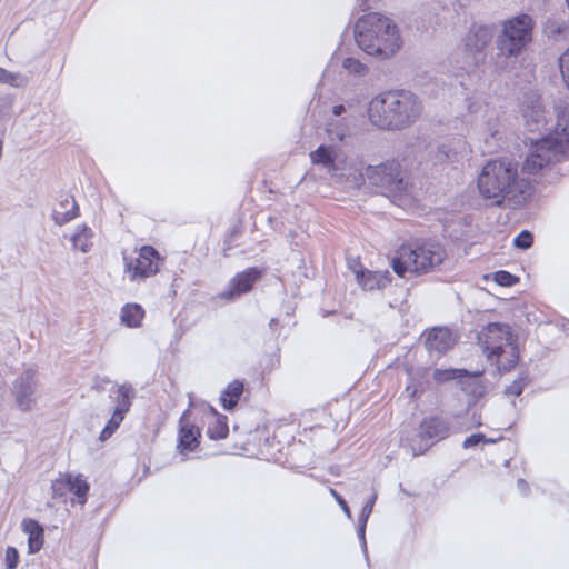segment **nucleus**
<instances>
[{
    "label": "nucleus",
    "instance_id": "nucleus-1",
    "mask_svg": "<svg viewBox=\"0 0 569 569\" xmlns=\"http://www.w3.org/2000/svg\"><path fill=\"white\" fill-rule=\"evenodd\" d=\"M532 181L519 171V163L509 158L491 160L478 178L480 193L497 206L519 207L531 196Z\"/></svg>",
    "mask_w": 569,
    "mask_h": 569
},
{
    "label": "nucleus",
    "instance_id": "nucleus-2",
    "mask_svg": "<svg viewBox=\"0 0 569 569\" xmlns=\"http://www.w3.org/2000/svg\"><path fill=\"white\" fill-rule=\"evenodd\" d=\"M422 102L409 90H391L375 97L368 108L370 122L383 130H402L421 116Z\"/></svg>",
    "mask_w": 569,
    "mask_h": 569
},
{
    "label": "nucleus",
    "instance_id": "nucleus-3",
    "mask_svg": "<svg viewBox=\"0 0 569 569\" xmlns=\"http://www.w3.org/2000/svg\"><path fill=\"white\" fill-rule=\"evenodd\" d=\"M355 39L367 54L380 59L392 57L401 46L397 26L389 18L376 12L357 21Z\"/></svg>",
    "mask_w": 569,
    "mask_h": 569
},
{
    "label": "nucleus",
    "instance_id": "nucleus-4",
    "mask_svg": "<svg viewBox=\"0 0 569 569\" xmlns=\"http://www.w3.org/2000/svg\"><path fill=\"white\" fill-rule=\"evenodd\" d=\"M533 20L528 14H519L501 23L496 36V53L490 56L497 71L506 70L532 42Z\"/></svg>",
    "mask_w": 569,
    "mask_h": 569
},
{
    "label": "nucleus",
    "instance_id": "nucleus-5",
    "mask_svg": "<svg viewBox=\"0 0 569 569\" xmlns=\"http://www.w3.org/2000/svg\"><path fill=\"white\" fill-rule=\"evenodd\" d=\"M446 258L445 249L437 242H423L415 247H402L392 260L393 271L405 278L407 273L433 271Z\"/></svg>",
    "mask_w": 569,
    "mask_h": 569
},
{
    "label": "nucleus",
    "instance_id": "nucleus-6",
    "mask_svg": "<svg viewBox=\"0 0 569 569\" xmlns=\"http://www.w3.org/2000/svg\"><path fill=\"white\" fill-rule=\"evenodd\" d=\"M363 177L370 186L377 188L378 192L393 199V201L406 202L411 197L412 187L397 161L368 166Z\"/></svg>",
    "mask_w": 569,
    "mask_h": 569
},
{
    "label": "nucleus",
    "instance_id": "nucleus-7",
    "mask_svg": "<svg viewBox=\"0 0 569 569\" xmlns=\"http://www.w3.org/2000/svg\"><path fill=\"white\" fill-rule=\"evenodd\" d=\"M569 157V149L562 141L558 130L533 142L529 149L521 170L531 179V176L543 174L550 167Z\"/></svg>",
    "mask_w": 569,
    "mask_h": 569
},
{
    "label": "nucleus",
    "instance_id": "nucleus-8",
    "mask_svg": "<svg viewBox=\"0 0 569 569\" xmlns=\"http://www.w3.org/2000/svg\"><path fill=\"white\" fill-rule=\"evenodd\" d=\"M495 37L493 28L490 26H472L463 39V50L468 63L479 67L486 63H492L488 59L487 49L490 47Z\"/></svg>",
    "mask_w": 569,
    "mask_h": 569
},
{
    "label": "nucleus",
    "instance_id": "nucleus-9",
    "mask_svg": "<svg viewBox=\"0 0 569 569\" xmlns=\"http://www.w3.org/2000/svg\"><path fill=\"white\" fill-rule=\"evenodd\" d=\"M462 430L458 417L429 416L420 422L419 437L422 441L436 443Z\"/></svg>",
    "mask_w": 569,
    "mask_h": 569
},
{
    "label": "nucleus",
    "instance_id": "nucleus-10",
    "mask_svg": "<svg viewBox=\"0 0 569 569\" xmlns=\"http://www.w3.org/2000/svg\"><path fill=\"white\" fill-rule=\"evenodd\" d=\"M14 406L22 412L33 409L38 399L37 372L33 369L24 370L14 380L11 389Z\"/></svg>",
    "mask_w": 569,
    "mask_h": 569
},
{
    "label": "nucleus",
    "instance_id": "nucleus-11",
    "mask_svg": "<svg viewBox=\"0 0 569 569\" xmlns=\"http://www.w3.org/2000/svg\"><path fill=\"white\" fill-rule=\"evenodd\" d=\"M489 361H493L497 351L515 342L511 328L507 323L492 322L487 325L478 335Z\"/></svg>",
    "mask_w": 569,
    "mask_h": 569
},
{
    "label": "nucleus",
    "instance_id": "nucleus-12",
    "mask_svg": "<svg viewBox=\"0 0 569 569\" xmlns=\"http://www.w3.org/2000/svg\"><path fill=\"white\" fill-rule=\"evenodd\" d=\"M126 261V271L131 281L143 280L153 276L159 270L160 257L158 251L150 246H144L140 249L137 258Z\"/></svg>",
    "mask_w": 569,
    "mask_h": 569
},
{
    "label": "nucleus",
    "instance_id": "nucleus-13",
    "mask_svg": "<svg viewBox=\"0 0 569 569\" xmlns=\"http://www.w3.org/2000/svg\"><path fill=\"white\" fill-rule=\"evenodd\" d=\"M262 272L258 268H248L237 273L229 282L228 289L220 293L227 300H233L249 292L253 284L260 280Z\"/></svg>",
    "mask_w": 569,
    "mask_h": 569
},
{
    "label": "nucleus",
    "instance_id": "nucleus-14",
    "mask_svg": "<svg viewBox=\"0 0 569 569\" xmlns=\"http://www.w3.org/2000/svg\"><path fill=\"white\" fill-rule=\"evenodd\" d=\"M192 406L193 402L190 400L189 407ZM200 437V429L190 421V408H188L179 420V451L181 453L186 451H193L199 446Z\"/></svg>",
    "mask_w": 569,
    "mask_h": 569
},
{
    "label": "nucleus",
    "instance_id": "nucleus-15",
    "mask_svg": "<svg viewBox=\"0 0 569 569\" xmlns=\"http://www.w3.org/2000/svg\"><path fill=\"white\" fill-rule=\"evenodd\" d=\"M79 206L68 193L60 194L52 208L51 218L59 227L72 221L79 216Z\"/></svg>",
    "mask_w": 569,
    "mask_h": 569
},
{
    "label": "nucleus",
    "instance_id": "nucleus-16",
    "mask_svg": "<svg viewBox=\"0 0 569 569\" xmlns=\"http://www.w3.org/2000/svg\"><path fill=\"white\" fill-rule=\"evenodd\" d=\"M456 343V338L448 328H433L426 338V348L430 352L443 355Z\"/></svg>",
    "mask_w": 569,
    "mask_h": 569
},
{
    "label": "nucleus",
    "instance_id": "nucleus-17",
    "mask_svg": "<svg viewBox=\"0 0 569 569\" xmlns=\"http://www.w3.org/2000/svg\"><path fill=\"white\" fill-rule=\"evenodd\" d=\"M355 274L358 283L365 290L383 289L391 281L389 271H370L362 266H360L359 270H355Z\"/></svg>",
    "mask_w": 569,
    "mask_h": 569
},
{
    "label": "nucleus",
    "instance_id": "nucleus-18",
    "mask_svg": "<svg viewBox=\"0 0 569 569\" xmlns=\"http://www.w3.org/2000/svg\"><path fill=\"white\" fill-rule=\"evenodd\" d=\"M522 116L529 131H537L546 123L545 110L538 98L526 100Z\"/></svg>",
    "mask_w": 569,
    "mask_h": 569
},
{
    "label": "nucleus",
    "instance_id": "nucleus-19",
    "mask_svg": "<svg viewBox=\"0 0 569 569\" xmlns=\"http://www.w3.org/2000/svg\"><path fill=\"white\" fill-rule=\"evenodd\" d=\"M110 398L116 403L114 412L126 416L136 398V390L130 383L126 382L112 389Z\"/></svg>",
    "mask_w": 569,
    "mask_h": 569
},
{
    "label": "nucleus",
    "instance_id": "nucleus-20",
    "mask_svg": "<svg viewBox=\"0 0 569 569\" xmlns=\"http://www.w3.org/2000/svg\"><path fill=\"white\" fill-rule=\"evenodd\" d=\"M467 150V143L461 139H455L438 147L436 160L440 163L457 162Z\"/></svg>",
    "mask_w": 569,
    "mask_h": 569
},
{
    "label": "nucleus",
    "instance_id": "nucleus-21",
    "mask_svg": "<svg viewBox=\"0 0 569 569\" xmlns=\"http://www.w3.org/2000/svg\"><path fill=\"white\" fill-rule=\"evenodd\" d=\"M206 409L211 416V420L207 428L208 437L213 440L227 438L229 433L228 418L218 413V411L211 406H207Z\"/></svg>",
    "mask_w": 569,
    "mask_h": 569
},
{
    "label": "nucleus",
    "instance_id": "nucleus-22",
    "mask_svg": "<svg viewBox=\"0 0 569 569\" xmlns=\"http://www.w3.org/2000/svg\"><path fill=\"white\" fill-rule=\"evenodd\" d=\"M518 360L519 352L515 341L511 345L498 350L497 355H495L493 361L490 362L496 365L499 371H510L516 367Z\"/></svg>",
    "mask_w": 569,
    "mask_h": 569
},
{
    "label": "nucleus",
    "instance_id": "nucleus-23",
    "mask_svg": "<svg viewBox=\"0 0 569 569\" xmlns=\"http://www.w3.org/2000/svg\"><path fill=\"white\" fill-rule=\"evenodd\" d=\"M22 530L28 535L29 552H38L43 545L44 530L42 526L38 521L29 518L22 521Z\"/></svg>",
    "mask_w": 569,
    "mask_h": 569
},
{
    "label": "nucleus",
    "instance_id": "nucleus-24",
    "mask_svg": "<svg viewBox=\"0 0 569 569\" xmlns=\"http://www.w3.org/2000/svg\"><path fill=\"white\" fill-rule=\"evenodd\" d=\"M143 317L144 310L138 303H127L121 309V321L129 328H139Z\"/></svg>",
    "mask_w": 569,
    "mask_h": 569
},
{
    "label": "nucleus",
    "instance_id": "nucleus-25",
    "mask_svg": "<svg viewBox=\"0 0 569 569\" xmlns=\"http://www.w3.org/2000/svg\"><path fill=\"white\" fill-rule=\"evenodd\" d=\"M243 392V383L239 380H234L228 385V387L222 392L220 398L222 407L226 410H231L238 403L240 396Z\"/></svg>",
    "mask_w": 569,
    "mask_h": 569
},
{
    "label": "nucleus",
    "instance_id": "nucleus-26",
    "mask_svg": "<svg viewBox=\"0 0 569 569\" xmlns=\"http://www.w3.org/2000/svg\"><path fill=\"white\" fill-rule=\"evenodd\" d=\"M93 232L91 228L86 224L79 226L76 233L71 238V242L74 249L82 252H88L91 249V238Z\"/></svg>",
    "mask_w": 569,
    "mask_h": 569
},
{
    "label": "nucleus",
    "instance_id": "nucleus-27",
    "mask_svg": "<svg viewBox=\"0 0 569 569\" xmlns=\"http://www.w3.org/2000/svg\"><path fill=\"white\" fill-rule=\"evenodd\" d=\"M69 492H72L78 500L79 505H84L87 501V493L89 491V483L81 476H70Z\"/></svg>",
    "mask_w": 569,
    "mask_h": 569
},
{
    "label": "nucleus",
    "instance_id": "nucleus-28",
    "mask_svg": "<svg viewBox=\"0 0 569 569\" xmlns=\"http://www.w3.org/2000/svg\"><path fill=\"white\" fill-rule=\"evenodd\" d=\"M0 83H6L13 88H23L29 83V79L22 73L10 72L0 68Z\"/></svg>",
    "mask_w": 569,
    "mask_h": 569
},
{
    "label": "nucleus",
    "instance_id": "nucleus-29",
    "mask_svg": "<svg viewBox=\"0 0 569 569\" xmlns=\"http://www.w3.org/2000/svg\"><path fill=\"white\" fill-rule=\"evenodd\" d=\"M313 163L323 164L327 168L333 166V148L320 146L316 151L310 153Z\"/></svg>",
    "mask_w": 569,
    "mask_h": 569
},
{
    "label": "nucleus",
    "instance_id": "nucleus-30",
    "mask_svg": "<svg viewBox=\"0 0 569 569\" xmlns=\"http://www.w3.org/2000/svg\"><path fill=\"white\" fill-rule=\"evenodd\" d=\"M123 419H124V415H121L120 412H114L113 411V413H112L111 418L109 419L108 423L106 425V427L101 431L99 439L101 441L108 440L112 436V433L119 428V426L121 425Z\"/></svg>",
    "mask_w": 569,
    "mask_h": 569
},
{
    "label": "nucleus",
    "instance_id": "nucleus-31",
    "mask_svg": "<svg viewBox=\"0 0 569 569\" xmlns=\"http://www.w3.org/2000/svg\"><path fill=\"white\" fill-rule=\"evenodd\" d=\"M478 375L469 377L468 382H462V390L473 398H479L485 393V386L479 381Z\"/></svg>",
    "mask_w": 569,
    "mask_h": 569
},
{
    "label": "nucleus",
    "instance_id": "nucleus-32",
    "mask_svg": "<svg viewBox=\"0 0 569 569\" xmlns=\"http://www.w3.org/2000/svg\"><path fill=\"white\" fill-rule=\"evenodd\" d=\"M342 67L350 73L358 74V76H363L368 71V68L366 67L365 63H362L358 59L351 58V57L346 58L343 60Z\"/></svg>",
    "mask_w": 569,
    "mask_h": 569
},
{
    "label": "nucleus",
    "instance_id": "nucleus-33",
    "mask_svg": "<svg viewBox=\"0 0 569 569\" xmlns=\"http://www.w3.org/2000/svg\"><path fill=\"white\" fill-rule=\"evenodd\" d=\"M69 486H70L69 475L53 481L52 486H51L53 497L64 496L69 491Z\"/></svg>",
    "mask_w": 569,
    "mask_h": 569
},
{
    "label": "nucleus",
    "instance_id": "nucleus-34",
    "mask_svg": "<svg viewBox=\"0 0 569 569\" xmlns=\"http://www.w3.org/2000/svg\"><path fill=\"white\" fill-rule=\"evenodd\" d=\"M533 237L531 232L523 230L515 239L513 244L522 250L529 249L532 246Z\"/></svg>",
    "mask_w": 569,
    "mask_h": 569
},
{
    "label": "nucleus",
    "instance_id": "nucleus-35",
    "mask_svg": "<svg viewBox=\"0 0 569 569\" xmlns=\"http://www.w3.org/2000/svg\"><path fill=\"white\" fill-rule=\"evenodd\" d=\"M495 280L500 286L511 287L518 281V278L508 271L500 270L495 273Z\"/></svg>",
    "mask_w": 569,
    "mask_h": 569
},
{
    "label": "nucleus",
    "instance_id": "nucleus-36",
    "mask_svg": "<svg viewBox=\"0 0 569 569\" xmlns=\"http://www.w3.org/2000/svg\"><path fill=\"white\" fill-rule=\"evenodd\" d=\"M562 78L569 89V47L559 58Z\"/></svg>",
    "mask_w": 569,
    "mask_h": 569
},
{
    "label": "nucleus",
    "instance_id": "nucleus-37",
    "mask_svg": "<svg viewBox=\"0 0 569 569\" xmlns=\"http://www.w3.org/2000/svg\"><path fill=\"white\" fill-rule=\"evenodd\" d=\"M19 563V552L14 547H8L6 550L7 569H16Z\"/></svg>",
    "mask_w": 569,
    "mask_h": 569
},
{
    "label": "nucleus",
    "instance_id": "nucleus-38",
    "mask_svg": "<svg viewBox=\"0 0 569 569\" xmlns=\"http://www.w3.org/2000/svg\"><path fill=\"white\" fill-rule=\"evenodd\" d=\"M526 386V378L520 377L518 380H515L510 386L506 388V395L509 396H520L523 391V388Z\"/></svg>",
    "mask_w": 569,
    "mask_h": 569
},
{
    "label": "nucleus",
    "instance_id": "nucleus-39",
    "mask_svg": "<svg viewBox=\"0 0 569 569\" xmlns=\"http://www.w3.org/2000/svg\"><path fill=\"white\" fill-rule=\"evenodd\" d=\"M376 500H377V493L375 492L367 500V502L365 503V506H363V508L361 510V513H360V517H359L361 520L368 521L369 516L371 515L373 506L376 503Z\"/></svg>",
    "mask_w": 569,
    "mask_h": 569
},
{
    "label": "nucleus",
    "instance_id": "nucleus-40",
    "mask_svg": "<svg viewBox=\"0 0 569 569\" xmlns=\"http://www.w3.org/2000/svg\"><path fill=\"white\" fill-rule=\"evenodd\" d=\"M568 31H569V27L563 22H561V23L555 22L549 27L550 37L555 38L556 40H558V38H557L558 36L567 34Z\"/></svg>",
    "mask_w": 569,
    "mask_h": 569
},
{
    "label": "nucleus",
    "instance_id": "nucleus-41",
    "mask_svg": "<svg viewBox=\"0 0 569 569\" xmlns=\"http://www.w3.org/2000/svg\"><path fill=\"white\" fill-rule=\"evenodd\" d=\"M499 139H501V134H500L499 130H497V129L491 130L490 129V137H486L485 138V144L487 146L486 151L491 152L496 148L497 141Z\"/></svg>",
    "mask_w": 569,
    "mask_h": 569
},
{
    "label": "nucleus",
    "instance_id": "nucleus-42",
    "mask_svg": "<svg viewBox=\"0 0 569 569\" xmlns=\"http://www.w3.org/2000/svg\"><path fill=\"white\" fill-rule=\"evenodd\" d=\"M458 370H436L435 372V379L438 381H447L452 380L457 378ZM467 375V371H462Z\"/></svg>",
    "mask_w": 569,
    "mask_h": 569
},
{
    "label": "nucleus",
    "instance_id": "nucleus-43",
    "mask_svg": "<svg viewBox=\"0 0 569 569\" xmlns=\"http://www.w3.org/2000/svg\"><path fill=\"white\" fill-rule=\"evenodd\" d=\"M486 440V436L483 433H473L470 437H467L462 443V447L465 449L475 447L479 445L480 442Z\"/></svg>",
    "mask_w": 569,
    "mask_h": 569
},
{
    "label": "nucleus",
    "instance_id": "nucleus-44",
    "mask_svg": "<svg viewBox=\"0 0 569 569\" xmlns=\"http://www.w3.org/2000/svg\"><path fill=\"white\" fill-rule=\"evenodd\" d=\"M367 522L368 521L361 520L359 518L358 537L362 543V549H363L365 553H367V543H366V537H365Z\"/></svg>",
    "mask_w": 569,
    "mask_h": 569
},
{
    "label": "nucleus",
    "instance_id": "nucleus-45",
    "mask_svg": "<svg viewBox=\"0 0 569 569\" xmlns=\"http://www.w3.org/2000/svg\"><path fill=\"white\" fill-rule=\"evenodd\" d=\"M330 493L336 498L339 506L342 508L348 518H351V511L346 502V500L333 489H330Z\"/></svg>",
    "mask_w": 569,
    "mask_h": 569
},
{
    "label": "nucleus",
    "instance_id": "nucleus-46",
    "mask_svg": "<svg viewBox=\"0 0 569 569\" xmlns=\"http://www.w3.org/2000/svg\"><path fill=\"white\" fill-rule=\"evenodd\" d=\"M518 489L523 493L526 495L529 490V485L523 480V479H519L518 480Z\"/></svg>",
    "mask_w": 569,
    "mask_h": 569
},
{
    "label": "nucleus",
    "instance_id": "nucleus-47",
    "mask_svg": "<svg viewBox=\"0 0 569 569\" xmlns=\"http://www.w3.org/2000/svg\"><path fill=\"white\" fill-rule=\"evenodd\" d=\"M346 112V108L343 104H337L333 107L332 109V113L337 117L341 116L342 113Z\"/></svg>",
    "mask_w": 569,
    "mask_h": 569
},
{
    "label": "nucleus",
    "instance_id": "nucleus-48",
    "mask_svg": "<svg viewBox=\"0 0 569 569\" xmlns=\"http://www.w3.org/2000/svg\"><path fill=\"white\" fill-rule=\"evenodd\" d=\"M360 266L361 264L359 262H357V261H353L352 264L350 263V268L352 269L353 272H355V270H359Z\"/></svg>",
    "mask_w": 569,
    "mask_h": 569
},
{
    "label": "nucleus",
    "instance_id": "nucleus-49",
    "mask_svg": "<svg viewBox=\"0 0 569 569\" xmlns=\"http://www.w3.org/2000/svg\"><path fill=\"white\" fill-rule=\"evenodd\" d=\"M482 442H483V443H493V442H496V440H495V439H490V438H487V437H486V440H485V441H482Z\"/></svg>",
    "mask_w": 569,
    "mask_h": 569
},
{
    "label": "nucleus",
    "instance_id": "nucleus-50",
    "mask_svg": "<svg viewBox=\"0 0 569 569\" xmlns=\"http://www.w3.org/2000/svg\"><path fill=\"white\" fill-rule=\"evenodd\" d=\"M337 136L339 137L340 140H342L345 137V133H337Z\"/></svg>",
    "mask_w": 569,
    "mask_h": 569
},
{
    "label": "nucleus",
    "instance_id": "nucleus-51",
    "mask_svg": "<svg viewBox=\"0 0 569 569\" xmlns=\"http://www.w3.org/2000/svg\"><path fill=\"white\" fill-rule=\"evenodd\" d=\"M276 322H277V321H276V319H272V320H271V322H270V326H271V327H272V326H276Z\"/></svg>",
    "mask_w": 569,
    "mask_h": 569
}]
</instances>
